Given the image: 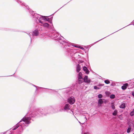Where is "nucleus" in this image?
<instances>
[{
    "label": "nucleus",
    "instance_id": "4d7b16f0",
    "mask_svg": "<svg viewBox=\"0 0 134 134\" xmlns=\"http://www.w3.org/2000/svg\"><path fill=\"white\" fill-rule=\"evenodd\" d=\"M57 11L55 12V13Z\"/></svg>",
    "mask_w": 134,
    "mask_h": 134
},
{
    "label": "nucleus",
    "instance_id": "cd10ccee",
    "mask_svg": "<svg viewBox=\"0 0 134 134\" xmlns=\"http://www.w3.org/2000/svg\"><path fill=\"white\" fill-rule=\"evenodd\" d=\"M37 87L39 89L44 88V89H50H50H48V88H43V87H38V86H37ZM51 90H52V89H51Z\"/></svg>",
    "mask_w": 134,
    "mask_h": 134
},
{
    "label": "nucleus",
    "instance_id": "6e6552de",
    "mask_svg": "<svg viewBox=\"0 0 134 134\" xmlns=\"http://www.w3.org/2000/svg\"><path fill=\"white\" fill-rule=\"evenodd\" d=\"M83 79L84 80V82L85 83H90L91 82V80L90 79H88V77L87 75L85 76L84 78H83Z\"/></svg>",
    "mask_w": 134,
    "mask_h": 134
},
{
    "label": "nucleus",
    "instance_id": "aec40b11",
    "mask_svg": "<svg viewBox=\"0 0 134 134\" xmlns=\"http://www.w3.org/2000/svg\"><path fill=\"white\" fill-rule=\"evenodd\" d=\"M130 115L131 116H132L134 115V109L130 113Z\"/></svg>",
    "mask_w": 134,
    "mask_h": 134
},
{
    "label": "nucleus",
    "instance_id": "79ce46f5",
    "mask_svg": "<svg viewBox=\"0 0 134 134\" xmlns=\"http://www.w3.org/2000/svg\"><path fill=\"white\" fill-rule=\"evenodd\" d=\"M81 134H82V133ZM84 134H89L88 133L85 132Z\"/></svg>",
    "mask_w": 134,
    "mask_h": 134
},
{
    "label": "nucleus",
    "instance_id": "a211bd4d",
    "mask_svg": "<svg viewBox=\"0 0 134 134\" xmlns=\"http://www.w3.org/2000/svg\"><path fill=\"white\" fill-rule=\"evenodd\" d=\"M111 107L112 109L115 110V107L114 104L112 103H111Z\"/></svg>",
    "mask_w": 134,
    "mask_h": 134
},
{
    "label": "nucleus",
    "instance_id": "a878e982",
    "mask_svg": "<svg viewBox=\"0 0 134 134\" xmlns=\"http://www.w3.org/2000/svg\"><path fill=\"white\" fill-rule=\"evenodd\" d=\"M122 114L119 115L118 116V118H119L121 120H122L123 118L122 116Z\"/></svg>",
    "mask_w": 134,
    "mask_h": 134
},
{
    "label": "nucleus",
    "instance_id": "c9c22d12",
    "mask_svg": "<svg viewBox=\"0 0 134 134\" xmlns=\"http://www.w3.org/2000/svg\"><path fill=\"white\" fill-rule=\"evenodd\" d=\"M132 95L134 97V91L131 92Z\"/></svg>",
    "mask_w": 134,
    "mask_h": 134
},
{
    "label": "nucleus",
    "instance_id": "ddd939ff",
    "mask_svg": "<svg viewBox=\"0 0 134 134\" xmlns=\"http://www.w3.org/2000/svg\"><path fill=\"white\" fill-rule=\"evenodd\" d=\"M78 79V83L80 84H81L82 83L84 82V80H83V77Z\"/></svg>",
    "mask_w": 134,
    "mask_h": 134
},
{
    "label": "nucleus",
    "instance_id": "338daca9",
    "mask_svg": "<svg viewBox=\"0 0 134 134\" xmlns=\"http://www.w3.org/2000/svg\"><path fill=\"white\" fill-rule=\"evenodd\" d=\"M93 44H92V46H93Z\"/></svg>",
    "mask_w": 134,
    "mask_h": 134
},
{
    "label": "nucleus",
    "instance_id": "6ab92c4d",
    "mask_svg": "<svg viewBox=\"0 0 134 134\" xmlns=\"http://www.w3.org/2000/svg\"><path fill=\"white\" fill-rule=\"evenodd\" d=\"M82 77V74L81 72H79L78 74V78H80Z\"/></svg>",
    "mask_w": 134,
    "mask_h": 134
},
{
    "label": "nucleus",
    "instance_id": "680f3d73",
    "mask_svg": "<svg viewBox=\"0 0 134 134\" xmlns=\"http://www.w3.org/2000/svg\"><path fill=\"white\" fill-rule=\"evenodd\" d=\"M60 9H60H58V10H59V9Z\"/></svg>",
    "mask_w": 134,
    "mask_h": 134
},
{
    "label": "nucleus",
    "instance_id": "e433bc0d",
    "mask_svg": "<svg viewBox=\"0 0 134 134\" xmlns=\"http://www.w3.org/2000/svg\"><path fill=\"white\" fill-rule=\"evenodd\" d=\"M129 127H131V126H132V125L131 124H130L129 125Z\"/></svg>",
    "mask_w": 134,
    "mask_h": 134
},
{
    "label": "nucleus",
    "instance_id": "f8f14e48",
    "mask_svg": "<svg viewBox=\"0 0 134 134\" xmlns=\"http://www.w3.org/2000/svg\"><path fill=\"white\" fill-rule=\"evenodd\" d=\"M81 69V66L79 64H77L76 65V71L79 72Z\"/></svg>",
    "mask_w": 134,
    "mask_h": 134
},
{
    "label": "nucleus",
    "instance_id": "9b49d317",
    "mask_svg": "<svg viewBox=\"0 0 134 134\" xmlns=\"http://www.w3.org/2000/svg\"><path fill=\"white\" fill-rule=\"evenodd\" d=\"M130 86H129V84L128 83H126L124 84L123 86H121V89L123 90H125L127 87H129Z\"/></svg>",
    "mask_w": 134,
    "mask_h": 134
},
{
    "label": "nucleus",
    "instance_id": "c03bdc74",
    "mask_svg": "<svg viewBox=\"0 0 134 134\" xmlns=\"http://www.w3.org/2000/svg\"><path fill=\"white\" fill-rule=\"evenodd\" d=\"M131 23H134V20L132 21Z\"/></svg>",
    "mask_w": 134,
    "mask_h": 134
},
{
    "label": "nucleus",
    "instance_id": "c756f323",
    "mask_svg": "<svg viewBox=\"0 0 134 134\" xmlns=\"http://www.w3.org/2000/svg\"><path fill=\"white\" fill-rule=\"evenodd\" d=\"M27 83H29L31 85H32V86H34L35 87H37V86L35 85H34L32 83H30L29 82H27Z\"/></svg>",
    "mask_w": 134,
    "mask_h": 134
},
{
    "label": "nucleus",
    "instance_id": "a18cd8bd",
    "mask_svg": "<svg viewBox=\"0 0 134 134\" xmlns=\"http://www.w3.org/2000/svg\"><path fill=\"white\" fill-rule=\"evenodd\" d=\"M132 126H133V127L134 126V124L133 123H132Z\"/></svg>",
    "mask_w": 134,
    "mask_h": 134
},
{
    "label": "nucleus",
    "instance_id": "69168bd1",
    "mask_svg": "<svg viewBox=\"0 0 134 134\" xmlns=\"http://www.w3.org/2000/svg\"><path fill=\"white\" fill-rule=\"evenodd\" d=\"M14 74H15V73H14V74H13V75Z\"/></svg>",
    "mask_w": 134,
    "mask_h": 134
},
{
    "label": "nucleus",
    "instance_id": "774afa93",
    "mask_svg": "<svg viewBox=\"0 0 134 134\" xmlns=\"http://www.w3.org/2000/svg\"><path fill=\"white\" fill-rule=\"evenodd\" d=\"M133 134H134V133H133Z\"/></svg>",
    "mask_w": 134,
    "mask_h": 134
},
{
    "label": "nucleus",
    "instance_id": "37998d69",
    "mask_svg": "<svg viewBox=\"0 0 134 134\" xmlns=\"http://www.w3.org/2000/svg\"><path fill=\"white\" fill-rule=\"evenodd\" d=\"M85 65L86 66H87L86 67H87H87H88V66H88V65L87 64H85Z\"/></svg>",
    "mask_w": 134,
    "mask_h": 134
},
{
    "label": "nucleus",
    "instance_id": "3c124183",
    "mask_svg": "<svg viewBox=\"0 0 134 134\" xmlns=\"http://www.w3.org/2000/svg\"><path fill=\"white\" fill-rule=\"evenodd\" d=\"M129 86H130V87H128V88H129L130 87H131L130 85H129Z\"/></svg>",
    "mask_w": 134,
    "mask_h": 134
},
{
    "label": "nucleus",
    "instance_id": "e2e57ef3",
    "mask_svg": "<svg viewBox=\"0 0 134 134\" xmlns=\"http://www.w3.org/2000/svg\"><path fill=\"white\" fill-rule=\"evenodd\" d=\"M60 9H60H58V10H59V9Z\"/></svg>",
    "mask_w": 134,
    "mask_h": 134
},
{
    "label": "nucleus",
    "instance_id": "1a4fd4ad",
    "mask_svg": "<svg viewBox=\"0 0 134 134\" xmlns=\"http://www.w3.org/2000/svg\"><path fill=\"white\" fill-rule=\"evenodd\" d=\"M32 34L33 36H37L39 35V32L38 30L36 29L32 32Z\"/></svg>",
    "mask_w": 134,
    "mask_h": 134
},
{
    "label": "nucleus",
    "instance_id": "603ef678",
    "mask_svg": "<svg viewBox=\"0 0 134 134\" xmlns=\"http://www.w3.org/2000/svg\"><path fill=\"white\" fill-rule=\"evenodd\" d=\"M66 96H67L68 95V94L67 93H66Z\"/></svg>",
    "mask_w": 134,
    "mask_h": 134
},
{
    "label": "nucleus",
    "instance_id": "412c9836",
    "mask_svg": "<svg viewBox=\"0 0 134 134\" xmlns=\"http://www.w3.org/2000/svg\"><path fill=\"white\" fill-rule=\"evenodd\" d=\"M115 97V95L114 94H111L110 96V98L111 99H113Z\"/></svg>",
    "mask_w": 134,
    "mask_h": 134
},
{
    "label": "nucleus",
    "instance_id": "09e8293b",
    "mask_svg": "<svg viewBox=\"0 0 134 134\" xmlns=\"http://www.w3.org/2000/svg\"><path fill=\"white\" fill-rule=\"evenodd\" d=\"M104 84H102V86H104Z\"/></svg>",
    "mask_w": 134,
    "mask_h": 134
},
{
    "label": "nucleus",
    "instance_id": "052dcab7",
    "mask_svg": "<svg viewBox=\"0 0 134 134\" xmlns=\"http://www.w3.org/2000/svg\"><path fill=\"white\" fill-rule=\"evenodd\" d=\"M79 123H80V121H79Z\"/></svg>",
    "mask_w": 134,
    "mask_h": 134
},
{
    "label": "nucleus",
    "instance_id": "7ed1b4c3",
    "mask_svg": "<svg viewBox=\"0 0 134 134\" xmlns=\"http://www.w3.org/2000/svg\"><path fill=\"white\" fill-rule=\"evenodd\" d=\"M29 12L31 14V16L34 18L36 23H39L41 24H43V22L42 21V20H43L44 21L48 22L50 20V18H48L49 16H42L36 13H35L33 11L31 10H29Z\"/></svg>",
    "mask_w": 134,
    "mask_h": 134
},
{
    "label": "nucleus",
    "instance_id": "58836bf2",
    "mask_svg": "<svg viewBox=\"0 0 134 134\" xmlns=\"http://www.w3.org/2000/svg\"><path fill=\"white\" fill-rule=\"evenodd\" d=\"M7 131H5V132H3L2 134H4L5 133H7Z\"/></svg>",
    "mask_w": 134,
    "mask_h": 134
},
{
    "label": "nucleus",
    "instance_id": "6e6d98bb",
    "mask_svg": "<svg viewBox=\"0 0 134 134\" xmlns=\"http://www.w3.org/2000/svg\"><path fill=\"white\" fill-rule=\"evenodd\" d=\"M12 75H11V76H12Z\"/></svg>",
    "mask_w": 134,
    "mask_h": 134
},
{
    "label": "nucleus",
    "instance_id": "8fccbe9b",
    "mask_svg": "<svg viewBox=\"0 0 134 134\" xmlns=\"http://www.w3.org/2000/svg\"><path fill=\"white\" fill-rule=\"evenodd\" d=\"M115 33V32H114V33H113L112 34H113V33ZM110 35H111V34H110ZM109 36V35H108V36H107V37H107V36Z\"/></svg>",
    "mask_w": 134,
    "mask_h": 134
},
{
    "label": "nucleus",
    "instance_id": "c85d7f7f",
    "mask_svg": "<svg viewBox=\"0 0 134 134\" xmlns=\"http://www.w3.org/2000/svg\"><path fill=\"white\" fill-rule=\"evenodd\" d=\"M111 86H115L116 85L115 83L114 82H112V83L111 84Z\"/></svg>",
    "mask_w": 134,
    "mask_h": 134
},
{
    "label": "nucleus",
    "instance_id": "20e7f679",
    "mask_svg": "<svg viewBox=\"0 0 134 134\" xmlns=\"http://www.w3.org/2000/svg\"><path fill=\"white\" fill-rule=\"evenodd\" d=\"M60 106L61 110L63 111L69 112L68 111L70 110V111H69L70 113L74 114L73 109H71V106L67 102L61 104Z\"/></svg>",
    "mask_w": 134,
    "mask_h": 134
},
{
    "label": "nucleus",
    "instance_id": "ea45409f",
    "mask_svg": "<svg viewBox=\"0 0 134 134\" xmlns=\"http://www.w3.org/2000/svg\"><path fill=\"white\" fill-rule=\"evenodd\" d=\"M87 46V47L86 48H87V49L89 47H91V46H90V45L88 46Z\"/></svg>",
    "mask_w": 134,
    "mask_h": 134
},
{
    "label": "nucleus",
    "instance_id": "423d86ee",
    "mask_svg": "<svg viewBox=\"0 0 134 134\" xmlns=\"http://www.w3.org/2000/svg\"><path fill=\"white\" fill-rule=\"evenodd\" d=\"M75 99L73 96H69L67 98V103L70 105H72L75 103Z\"/></svg>",
    "mask_w": 134,
    "mask_h": 134
},
{
    "label": "nucleus",
    "instance_id": "13d9d810",
    "mask_svg": "<svg viewBox=\"0 0 134 134\" xmlns=\"http://www.w3.org/2000/svg\"><path fill=\"white\" fill-rule=\"evenodd\" d=\"M89 66H88V67H87V68H88V69H89Z\"/></svg>",
    "mask_w": 134,
    "mask_h": 134
},
{
    "label": "nucleus",
    "instance_id": "0eeeda50",
    "mask_svg": "<svg viewBox=\"0 0 134 134\" xmlns=\"http://www.w3.org/2000/svg\"><path fill=\"white\" fill-rule=\"evenodd\" d=\"M98 105L99 107H101L104 103H106V100L104 99H98Z\"/></svg>",
    "mask_w": 134,
    "mask_h": 134
},
{
    "label": "nucleus",
    "instance_id": "2f4dec72",
    "mask_svg": "<svg viewBox=\"0 0 134 134\" xmlns=\"http://www.w3.org/2000/svg\"><path fill=\"white\" fill-rule=\"evenodd\" d=\"M106 37H104V38H102V39H100V40H98V41H97L96 42H94V44H95L96 43V42H99V41H101V40H102L103 39H104V38H106Z\"/></svg>",
    "mask_w": 134,
    "mask_h": 134
},
{
    "label": "nucleus",
    "instance_id": "dca6fc26",
    "mask_svg": "<svg viewBox=\"0 0 134 134\" xmlns=\"http://www.w3.org/2000/svg\"><path fill=\"white\" fill-rule=\"evenodd\" d=\"M21 5L22 7H23V8H26L28 10H29V7L27 5L26 6L25 5V4L24 3H22L21 4Z\"/></svg>",
    "mask_w": 134,
    "mask_h": 134
},
{
    "label": "nucleus",
    "instance_id": "f03ea898",
    "mask_svg": "<svg viewBox=\"0 0 134 134\" xmlns=\"http://www.w3.org/2000/svg\"><path fill=\"white\" fill-rule=\"evenodd\" d=\"M54 110V109L53 107L50 106L44 109H40L34 110L27 113L26 115L27 117L30 118V121L31 120L33 121V120L31 119V118L47 116L50 114L53 113Z\"/></svg>",
    "mask_w": 134,
    "mask_h": 134
},
{
    "label": "nucleus",
    "instance_id": "9d476101",
    "mask_svg": "<svg viewBox=\"0 0 134 134\" xmlns=\"http://www.w3.org/2000/svg\"><path fill=\"white\" fill-rule=\"evenodd\" d=\"M83 70L86 74H89L90 71L87 67L86 66H84L83 67Z\"/></svg>",
    "mask_w": 134,
    "mask_h": 134
},
{
    "label": "nucleus",
    "instance_id": "a19ab883",
    "mask_svg": "<svg viewBox=\"0 0 134 134\" xmlns=\"http://www.w3.org/2000/svg\"><path fill=\"white\" fill-rule=\"evenodd\" d=\"M36 90H35V92L36 91L38 90L37 87H36Z\"/></svg>",
    "mask_w": 134,
    "mask_h": 134
},
{
    "label": "nucleus",
    "instance_id": "de8ad7c7",
    "mask_svg": "<svg viewBox=\"0 0 134 134\" xmlns=\"http://www.w3.org/2000/svg\"><path fill=\"white\" fill-rule=\"evenodd\" d=\"M85 118L86 119V120H87V118H86V116L85 117Z\"/></svg>",
    "mask_w": 134,
    "mask_h": 134
},
{
    "label": "nucleus",
    "instance_id": "f257e3e1",
    "mask_svg": "<svg viewBox=\"0 0 134 134\" xmlns=\"http://www.w3.org/2000/svg\"><path fill=\"white\" fill-rule=\"evenodd\" d=\"M52 35L54 38V40L57 41L60 43V46L64 52L65 54L67 56L71 57H73L76 53L75 51L72 49H70L69 47L70 46V44L66 42L65 39L62 36H60L58 37L59 34L55 31L54 29V30H51Z\"/></svg>",
    "mask_w": 134,
    "mask_h": 134
},
{
    "label": "nucleus",
    "instance_id": "393cba45",
    "mask_svg": "<svg viewBox=\"0 0 134 134\" xmlns=\"http://www.w3.org/2000/svg\"><path fill=\"white\" fill-rule=\"evenodd\" d=\"M93 87L94 88L95 90H99V89L100 88L98 87L96 85L94 86Z\"/></svg>",
    "mask_w": 134,
    "mask_h": 134
},
{
    "label": "nucleus",
    "instance_id": "0e129e2a",
    "mask_svg": "<svg viewBox=\"0 0 134 134\" xmlns=\"http://www.w3.org/2000/svg\"><path fill=\"white\" fill-rule=\"evenodd\" d=\"M60 9H60H58V10H59V9Z\"/></svg>",
    "mask_w": 134,
    "mask_h": 134
},
{
    "label": "nucleus",
    "instance_id": "bf43d9fd",
    "mask_svg": "<svg viewBox=\"0 0 134 134\" xmlns=\"http://www.w3.org/2000/svg\"><path fill=\"white\" fill-rule=\"evenodd\" d=\"M131 25V24H130L129 25ZM128 26V25H127V26Z\"/></svg>",
    "mask_w": 134,
    "mask_h": 134
},
{
    "label": "nucleus",
    "instance_id": "f3484780",
    "mask_svg": "<svg viewBox=\"0 0 134 134\" xmlns=\"http://www.w3.org/2000/svg\"><path fill=\"white\" fill-rule=\"evenodd\" d=\"M5 30L6 31H15V32H16L17 31L16 30L11 29H5Z\"/></svg>",
    "mask_w": 134,
    "mask_h": 134
},
{
    "label": "nucleus",
    "instance_id": "4c0bfd02",
    "mask_svg": "<svg viewBox=\"0 0 134 134\" xmlns=\"http://www.w3.org/2000/svg\"><path fill=\"white\" fill-rule=\"evenodd\" d=\"M98 86H102V84L99 83L98 85Z\"/></svg>",
    "mask_w": 134,
    "mask_h": 134
},
{
    "label": "nucleus",
    "instance_id": "473e14b6",
    "mask_svg": "<svg viewBox=\"0 0 134 134\" xmlns=\"http://www.w3.org/2000/svg\"><path fill=\"white\" fill-rule=\"evenodd\" d=\"M130 86H131V87L128 88H133L134 87V85L133 84H132V85H130Z\"/></svg>",
    "mask_w": 134,
    "mask_h": 134
},
{
    "label": "nucleus",
    "instance_id": "b1692460",
    "mask_svg": "<svg viewBox=\"0 0 134 134\" xmlns=\"http://www.w3.org/2000/svg\"><path fill=\"white\" fill-rule=\"evenodd\" d=\"M104 82L106 84H108L110 83V82L108 79L105 80Z\"/></svg>",
    "mask_w": 134,
    "mask_h": 134
},
{
    "label": "nucleus",
    "instance_id": "4468645a",
    "mask_svg": "<svg viewBox=\"0 0 134 134\" xmlns=\"http://www.w3.org/2000/svg\"><path fill=\"white\" fill-rule=\"evenodd\" d=\"M126 107L125 104V103H123L120 105L119 108H120L124 109Z\"/></svg>",
    "mask_w": 134,
    "mask_h": 134
},
{
    "label": "nucleus",
    "instance_id": "4be33fe9",
    "mask_svg": "<svg viewBox=\"0 0 134 134\" xmlns=\"http://www.w3.org/2000/svg\"><path fill=\"white\" fill-rule=\"evenodd\" d=\"M103 96L101 94H99L98 95V97L99 99H102V98L103 97Z\"/></svg>",
    "mask_w": 134,
    "mask_h": 134
},
{
    "label": "nucleus",
    "instance_id": "49530a36",
    "mask_svg": "<svg viewBox=\"0 0 134 134\" xmlns=\"http://www.w3.org/2000/svg\"><path fill=\"white\" fill-rule=\"evenodd\" d=\"M84 62V61H81V63H82L83 62Z\"/></svg>",
    "mask_w": 134,
    "mask_h": 134
},
{
    "label": "nucleus",
    "instance_id": "5fc2aeb1",
    "mask_svg": "<svg viewBox=\"0 0 134 134\" xmlns=\"http://www.w3.org/2000/svg\"><path fill=\"white\" fill-rule=\"evenodd\" d=\"M132 24L134 26V24Z\"/></svg>",
    "mask_w": 134,
    "mask_h": 134
},
{
    "label": "nucleus",
    "instance_id": "5701e85b",
    "mask_svg": "<svg viewBox=\"0 0 134 134\" xmlns=\"http://www.w3.org/2000/svg\"><path fill=\"white\" fill-rule=\"evenodd\" d=\"M131 127H128L127 130V133H130L131 132Z\"/></svg>",
    "mask_w": 134,
    "mask_h": 134
},
{
    "label": "nucleus",
    "instance_id": "39448f33",
    "mask_svg": "<svg viewBox=\"0 0 134 134\" xmlns=\"http://www.w3.org/2000/svg\"><path fill=\"white\" fill-rule=\"evenodd\" d=\"M53 18V16H52L50 18V20L48 22L51 24V25H49L48 23H43V24H41V26H43L45 28L48 29H50L51 30H54V27L52 23V20Z\"/></svg>",
    "mask_w": 134,
    "mask_h": 134
},
{
    "label": "nucleus",
    "instance_id": "f704fd0d",
    "mask_svg": "<svg viewBox=\"0 0 134 134\" xmlns=\"http://www.w3.org/2000/svg\"><path fill=\"white\" fill-rule=\"evenodd\" d=\"M16 1H17V2L18 3H22V2L19 0H16Z\"/></svg>",
    "mask_w": 134,
    "mask_h": 134
},
{
    "label": "nucleus",
    "instance_id": "72a5a7b5",
    "mask_svg": "<svg viewBox=\"0 0 134 134\" xmlns=\"http://www.w3.org/2000/svg\"><path fill=\"white\" fill-rule=\"evenodd\" d=\"M27 34L29 36H30V38H31L30 43H31V42H32V40H31V37L30 36L31 35H30V33H29V34L27 33Z\"/></svg>",
    "mask_w": 134,
    "mask_h": 134
},
{
    "label": "nucleus",
    "instance_id": "bb28decb",
    "mask_svg": "<svg viewBox=\"0 0 134 134\" xmlns=\"http://www.w3.org/2000/svg\"><path fill=\"white\" fill-rule=\"evenodd\" d=\"M18 78L20 81H24L26 82H28L21 78Z\"/></svg>",
    "mask_w": 134,
    "mask_h": 134
},
{
    "label": "nucleus",
    "instance_id": "864d4df0",
    "mask_svg": "<svg viewBox=\"0 0 134 134\" xmlns=\"http://www.w3.org/2000/svg\"><path fill=\"white\" fill-rule=\"evenodd\" d=\"M53 15V14H52V15Z\"/></svg>",
    "mask_w": 134,
    "mask_h": 134
},
{
    "label": "nucleus",
    "instance_id": "7c9ffc66",
    "mask_svg": "<svg viewBox=\"0 0 134 134\" xmlns=\"http://www.w3.org/2000/svg\"><path fill=\"white\" fill-rule=\"evenodd\" d=\"M72 46H74V47H78V48H79V47H77L76 46V45H75V46H74L73 45H72ZM81 49H84V48L82 47H81V48H80Z\"/></svg>",
    "mask_w": 134,
    "mask_h": 134
},
{
    "label": "nucleus",
    "instance_id": "2eb2a0df",
    "mask_svg": "<svg viewBox=\"0 0 134 134\" xmlns=\"http://www.w3.org/2000/svg\"><path fill=\"white\" fill-rule=\"evenodd\" d=\"M118 113V110L115 109V110L113 113H112V115L114 116H116L117 115Z\"/></svg>",
    "mask_w": 134,
    "mask_h": 134
}]
</instances>
